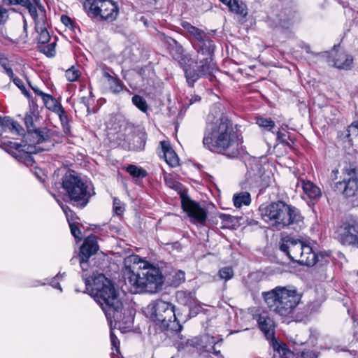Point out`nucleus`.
<instances>
[{
	"label": "nucleus",
	"mask_w": 358,
	"mask_h": 358,
	"mask_svg": "<svg viewBox=\"0 0 358 358\" xmlns=\"http://www.w3.org/2000/svg\"><path fill=\"white\" fill-rule=\"evenodd\" d=\"M122 272L124 285L132 294L155 293L163 285L160 268L136 255L124 258Z\"/></svg>",
	"instance_id": "f257e3e1"
},
{
	"label": "nucleus",
	"mask_w": 358,
	"mask_h": 358,
	"mask_svg": "<svg viewBox=\"0 0 358 358\" xmlns=\"http://www.w3.org/2000/svg\"><path fill=\"white\" fill-rule=\"evenodd\" d=\"M210 120L209 115L203 139V146L212 152L222 153L229 157L237 156L242 142L231 122L226 118H220L215 122H210Z\"/></svg>",
	"instance_id": "f03ea898"
},
{
	"label": "nucleus",
	"mask_w": 358,
	"mask_h": 358,
	"mask_svg": "<svg viewBox=\"0 0 358 358\" xmlns=\"http://www.w3.org/2000/svg\"><path fill=\"white\" fill-rule=\"evenodd\" d=\"M88 290L101 307L108 320L110 322L121 321L123 305L118 291L109 279L103 274H99Z\"/></svg>",
	"instance_id": "7ed1b4c3"
},
{
	"label": "nucleus",
	"mask_w": 358,
	"mask_h": 358,
	"mask_svg": "<svg viewBox=\"0 0 358 358\" xmlns=\"http://www.w3.org/2000/svg\"><path fill=\"white\" fill-rule=\"evenodd\" d=\"M262 216L266 222L278 229L290 227L294 230L301 229L303 224V218L299 210L285 202H274L261 208Z\"/></svg>",
	"instance_id": "20e7f679"
},
{
	"label": "nucleus",
	"mask_w": 358,
	"mask_h": 358,
	"mask_svg": "<svg viewBox=\"0 0 358 358\" xmlns=\"http://www.w3.org/2000/svg\"><path fill=\"white\" fill-rule=\"evenodd\" d=\"M262 296L269 310L282 317L292 314L301 298L294 287L282 286L263 292Z\"/></svg>",
	"instance_id": "39448f33"
},
{
	"label": "nucleus",
	"mask_w": 358,
	"mask_h": 358,
	"mask_svg": "<svg viewBox=\"0 0 358 358\" xmlns=\"http://www.w3.org/2000/svg\"><path fill=\"white\" fill-rule=\"evenodd\" d=\"M62 187L69 199V202L80 208L86 206L90 198L94 194L91 185L74 171H69L63 176Z\"/></svg>",
	"instance_id": "423d86ee"
},
{
	"label": "nucleus",
	"mask_w": 358,
	"mask_h": 358,
	"mask_svg": "<svg viewBox=\"0 0 358 358\" xmlns=\"http://www.w3.org/2000/svg\"><path fill=\"white\" fill-rule=\"evenodd\" d=\"M280 249L290 259L302 265L314 266L317 262V255L312 248L301 240L287 236L281 239Z\"/></svg>",
	"instance_id": "0eeeda50"
},
{
	"label": "nucleus",
	"mask_w": 358,
	"mask_h": 358,
	"mask_svg": "<svg viewBox=\"0 0 358 358\" xmlns=\"http://www.w3.org/2000/svg\"><path fill=\"white\" fill-rule=\"evenodd\" d=\"M150 309L151 319L162 330L180 331L182 327L176 321L173 305L162 300H157L150 305Z\"/></svg>",
	"instance_id": "6e6552de"
},
{
	"label": "nucleus",
	"mask_w": 358,
	"mask_h": 358,
	"mask_svg": "<svg viewBox=\"0 0 358 358\" xmlns=\"http://www.w3.org/2000/svg\"><path fill=\"white\" fill-rule=\"evenodd\" d=\"M245 179L242 182L243 189H264L270 185L272 181V173L268 170L269 164L262 165L259 162L252 160L249 164Z\"/></svg>",
	"instance_id": "1a4fd4ad"
},
{
	"label": "nucleus",
	"mask_w": 358,
	"mask_h": 358,
	"mask_svg": "<svg viewBox=\"0 0 358 358\" xmlns=\"http://www.w3.org/2000/svg\"><path fill=\"white\" fill-rule=\"evenodd\" d=\"M213 52H197L196 58L192 57L194 62L191 66H184L187 82L192 87L194 82L199 78L211 76L215 70V64L213 62L212 55Z\"/></svg>",
	"instance_id": "9d476101"
},
{
	"label": "nucleus",
	"mask_w": 358,
	"mask_h": 358,
	"mask_svg": "<svg viewBox=\"0 0 358 358\" xmlns=\"http://www.w3.org/2000/svg\"><path fill=\"white\" fill-rule=\"evenodd\" d=\"M96 238L95 236H88L80 247L79 255V262L83 271L82 278L85 281L87 289H89L93 280L99 275L93 267H91L89 263V259L98 250Z\"/></svg>",
	"instance_id": "9b49d317"
},
{
	"label": "nucleus",
	"mask_w": 358,
	"mask_h": 358,
	"mask_svg": "<svg viewBox=\"0 0 358 358\" xmlns=\"http://www.w3.org/2000/svg\"><path fill=\"white\" fill-rule=\"evenodd\" d=\"M180 25L185 33L183 34L192 43L193 47L200 55L202 52H213L215 45L208 34L187 21H182Z\"/></svg>",
	"instance_id": "f8f14e48"
},
{
	"label": "nucleus",
	"mask_w": 358,
	"mask_h": 358,
	"mask_svg": "<svg viewBox=\"0 0 358 358\" xmlns=\"http://www.w3.org/2000/svg\"><path fill=\"white\" fill-rule=\"evenodd\" d=\"M258 327L264 334L266 339L270 341V345L273 350L285 358H292L294 353L287 348L286 344L279 343L274 336L275 322L266 314H261L257 317Z\"/></svg>",
	"instance_id": "ddd939ff"
},
{
	"label": "nucleus",
	"mask_w": 358,
	"mask_h": 358,
	"mask_svg": "<svg viewBox=\"0 0 358 358\" xmlns=\"http://www.w3.org/2000/svg\"><path fill=\"white\" fill-rule=\"evenodd\" d=\"M84 7L90 17L108 22L115 20L119 12L117 3L112 0H87Z\"/></svg>",
	"instance_id": "4468645a"
},
{
	"label": "nucleus",
	"mask_w": 358,
	"mask_h": 358,
	"mask_svg": "<svg viewBox=\"0 0 358 358\" xmlns=\"http://www.w3.org/2000/svg\"><path fill=\"white\" fill-rule=\"evenodd\" d=\"M157 38L165 45L171 57L181 66H191L194 62L192 55L184 54L182 46L177 41L162 32L157 34Z\"/></svg>",
	"instance_id": "2eb2a0df"
},
{
	"label": "nucleus",
	"mask_w": 358,
	"mask_h": 358,
	"mask_svg": "<svg viewBox=\"0 0 358 358\" xmlns=\"http://www.w3.org/2000/svg\"><path fill=\"white\" fill-rule=\"evenodd\" d=\"M337 238L343 245L358 248V222L351 220L344 222L337 230Z\"/></svg>",
	"instance_id": "dca6fc26"
},
{
	"label": "nucleus",
	"mask_w": 358,
	"mask_h": 358,
	"mask_svg": "<svg viewBox=\"0 0 358 358\" xmlns=\"http://www.w3.org/2000/svg\"><path fill=\"white\" fill-rule=\"evenodd\" d=\"M181 203L183 210L190 217L192 222L194 224H203L207 219L206 210L201 207L196 201L188 196H181Z\"/></svg>",
	"instance_id": "f3484780"
},
{
	"label": "nucleus",
	"mask_w": 358,
	"mask_h": 358,
	"mask_svg": "<svg viewBox=\"0 0 358 358\" xmlns=\"http://www.w3.org/2000/svg\"><path fill=\"white\" fill-rule=\"evenodd\" d=\"M344 174L348 175V178H345L342 181L336 182L335 188L346 196H350L354 195L357 189V182L354 178L355 173L353 169L346 168L344 169Z\"/></svg>",
	"instance_id": "a211bd4d"
},
{
	"label": "nucleus",
	"mask_w": 358,
	"mask_h": 358,
	"mask_svg": "<svg viewBox=\"0 0 358 358\" xmlns=\"http://www.w3.org/2000/svg\"><path fill=\"white\" fill-rule=\"evenodd\" d=\"M334 66L338 69H349L352 64V57L343 50L335 53L333 59Z\"/></svg>",
	"instance_id": "6ab92c4d"
},
{
	"label": "nucleus",
	"mask_w": 358,
	"mask_h": 358,
	"mask_svg": "<svg viewBox=\"0 0 358 358\" xmlns=\"http://www.w3.org/2000/svg\"><path fill=\"white\" fill-rule=\"evenodd\" d=\"M163 156L166 162L171 167H175L178 165V157L170 145L168 141H162L160 143Z\"/></svg>",
	"instance_id": "aec40b11"
},
{
	"label": "nucleus",
	"mask_w": 358,
	"mask_h": 358,
	"mask_svg": "<svg viewBox=\"0 0 358 358\" xmlns=\"http://www.w3.org/2000/svg\"><path fill=\"white\" fill-rule=\"evenodd\" d=\"M7 130L15 135H21L23 133V129L17 122L9 117H4L0 121V131L4 132Z\"/></svg>",
	"instance_id": "412c9836"
},
{
	"label": "nucleus",
	"mask_w": 358,
	"mask_h": 358,
	"mask_svg": "<svg viewBox=\"0 0 358 358\" xmlns=\"http://www.w3.org/2000/svg\"><path fill=\"white\" fill-rule=\"evenodd\" d=\"M299 182L301 183L303 192L309 199H317L321 196L322 192L320 189L313 182L304 180H300Z\"/></svg>",
	"instance_id": "4be33fe9"
},
{
	"label": "nucleus",
	"mask_w": 358,
	"mask_h": 358,
	"mask_svg": "<svg viewBox=\"0 0 358 358\" xmlns=\"http://www.w3.org/2000/svg\"><path fill=\"white\" fill-rule=\"evenodd\" d=\"M42 99L46 108L55 113L59 115L60 119H62V115L64 114V110L62 105L51 95L48 94L46 95H43V98Z\"/></svg>",
	"instance_id": "5701e85b"
},
{
	"label": "nucleus",
	"mask_w": 358,
	"mask_h": 358,
	"mask_svg": "<svg viewBox=\"0 0 358 358\" xmlns=\"http://www.w3.org/2000/svg\"><path fill=\"white\" fill-rule=\"evenodd\" d=\"M57 202L59 203L62 210L64 211V213L66 215V219L69 224V227H70L71 232L72 235L76 239L80 240L81 239V236H80L81 232H80L79 228L78 227V226L74 222H72L71 220L72 218V216H73V211L70 209V208L69 206L64 205L62 203H60L59 201H57Z\"/></svg>",
	"instance_id": "b1692460"
},
{
	"label": "nucleus",
	"mask_w": 358,
	"mask_h": 358,
	"mask_svg": "<svg viewBox=\"0 0 358 358\" xmlns=\"http://www.w3.org/2000/svg\"><path fill=\"white\" fill-rule=\"evenodd\" d=\"M35 29L38 34V43L41 44L47 43L50 39V35L45 26L44 20H36Z\"/></svg>",
	"instance_id": "393cba45"
},
{
	"label": "nucleus",
	"mask_w": 358,
	"mask_h": 358,
	"mask_svg": "<svg viewBox=\"0 0 358 358\" xmlns=\"http://www.w3.org/2000/svg\"><path fill=\"white\" fill-rule=\"evenodd\" d=\"M234 204L236 208H241L242 206H248L250 203V194L244 192L236 194L233 196Z\"/></svg>",
	"instance_id": "a878e982"
},
{
	"label": "nucleus",
	"mask_w": 358,
	"mask_h": 358,
	"mask_svg": "<svg viewBox=\"0 0 358 358\" xmlns=\"http://www.w3.org/2000/svg\"><path fill=\"white\" fill-rule=\"evenodd\" d=\"M227 6L231 12L238 14L241 16H246L248 14L246 6L239 2L238 0H231Z\"/></svg>",
	"instance_id": "bb28decb"
},
{
	"label": "nucleus",
	"mask_w": 358,
	"mask_h": 358,
	"mask_svg": "<svg viewBox=\"0 0 358 358\" xmlns=\"http://www.w3.org/2000/svg\"><path fill=\"white\" fill-rule=\"evenodd\" d=\"M127 171L134 178H144L147 176L145 170L136 165H129L126 169Z\"/></svg>",
	"instance_id": "cd10ccee"
},
{
	"label": "nucleus",
	"mask_w": 358,
	"mask_h": 358,
	"mask_svg": "<svg viewBox=\"0 0 358 358\" xmlns=\"http://www.w3.org/2000/svg\"><path fill=\"white\" fill-rule=\"evenodd\" d=\"M104 76L108 79V85L110 86V90L113 93H118L122 90V85L119 81L111 76L108 73L106 72Z\"/></svg>",
	"instance_id": "c85d7f7f"
},
{
	"label": "nucleus",
	"mask_w": 358,
	"mask_h": 358,
	"mask_svg": "<svg viewBox=\"0 0 358 358\" xmlns=\"http://www.w3.org/2000/svg\"><path fill=\"white\" fill-rule=\"evenodd\" d=\"M358 136V122L354 121L345 130V138L351 141L353 138Z\"/></svg>",
	"instance_id": "c756f323"
},
{
	"label": "nucleus",
	"mask_w": 358,
	"mask_h": 358,
	"mask_svg": "<svg viewBox=\"0 0 358 358\" xmlns=\"http://www.w3.org/2000/svg\"><path fill=\"white\" fill-rule=\"evenodd\" d=\"M35 117V113L32 110L27 112L24 116V123L29 133L32 132L33 130L36 129L34 122Z\"/></svg>",
	"instance_id": "7c9ffc66"
},
{
	"label": "nucleus",
	"mask_w": 358,
	"mask_h": 358,
	"mask_svg": "<svg viewBox=\"0 0 358 358\" xmlns=\"http://www.w3.org/2000/svg\"><path fill=\"white\" fill-rule=\"evenodd\" d=\"M132 103L136 106L141 111L146 113L148 110V104L146 101L139 95H134L132 97Z\"/></svg>",
	"instance_id": "2f4dec72"
},
{
	"label": "nucleus",
	"mask_w": 358,
	"mask_h": 358,
	"mask_svg": "<svg viewBox=\"0 0 358 358\" xmlns=\"http://www.w3.org/2000/svg\"><path fill=\"white\" fill-rule=\"evenodd\" d=\"M256 123L259 127L266 129L269 131L275 127V122L270 118L257 117L256 118Z\"/></svg>",
	"instance_id": "473e14b6"
},
{
	"label": "nucleus",
	"mask_w": 358,
	"mask_h": 358,
	"mask_svg": "<svg viewBox=\"0 0 358 358\" xmlns=\"http://www.w3.org/2000/svg\"><path fill=\"white\" fill-rule=\"evenodd\" d=\"M203 339L206 342H208L210 345V348L206 349V351L209 352H213L216 356H218L220 351L217 350V345L219 344V343L216 341L215 338L213 336L210 337V336L206 335L204 336Z\"/></svg>",
	"instance_id": "72a5a7b5"
},
{
	"label": "nucleus",
	"mask_w": 358,
	"mask_h": 358,
	"mask_svg": "<svg viewBox=\"0 0 358 358\" xmlns=\"http://www.w3.org/2000/svg\"><path fill=\"white\" fill-rule=\"evenodd\" d=\"M65 76L69 81L74 82L79 78L80 73L79 70H78L75 66H73L68 70H66Z\"/></svg>",
	"instance_id": "f704fd0d"
},
{
	"label": "nucleus",
	"mask_w": 358,
	"mask_h": 358,
	"mask_svg": "<svg viewBox=\"0 0 358 358\" xmlns=\"http://www.w3.org/2000/svg\"><path fill=\"white\" fill-rule=\"evenodd\" d=\"M164 181L166 185L175 190H179L180 189V183L174 180L171 175L164 176Z\"/></svg>",
	"instance_id": "c9c22d12"
},
{
	"label": "nucleus",
	"mask_w": 358,
	"mask_h": 358,
	"mask_svg": "<svg viewBox=\"0 0 358 358\" xmlns=\"http://www.w3.org/2000/svg\"><path fill=\"white\" fill-rule=\"evenodd\" d=\"M0 65L4 69L6 73L10 77H13V71L10 62L6 57H0Z\"/></svg>",
	"instance_id": "e433bc0d"
},
{
	"label": "nucleus",
	"mask_w": 358,
	"mask_h": 358,
	"mask_svg": "<svg viewBox=\"0 0 358 358\" xmlns=\"http://www.w3.org/2000/svg\"><path fill=\"white\" fill-rule=\"evenodd\" d=\"M40 51L46 55L48 57H52L55 54V43H51L49 45L40 48Z\"/></svg>",
	"instance_id": "4c0bfd02"
},
{
	"label": "nucleus",
	"mask_w": 358,
	"mask_h": 358,
	"mask_svg": "<svg viewBox=\"0 0 358 358\" xmlns=\"http://www.w3.org/2000/svg\"><path fill=\"white\" fill-rule=\"evenodd\" d=\"M220 276L226 280L231 279L234 275V271L231 267L227 266L220 270Z\"/></svg>",
	"instance_id": "58836bf2"
},
{
	"label": "nucleus",
	"mask_w": 358,
	"mask_h": 358,
	"mask_svg": "<svg viewBox=\"0 0 358 358\" xmlns=\"http://www.w3.org/2000/svg\"><path fill=\"white\" fill-rule=\"evenodd\" d=\"M13 82L14 83V84L18 87V88L22 91V92L27 96H29V93L27 91L26 88H25V86L22 82V80L21 79H20L19 78L17 77H15L14 75H13V78H10Z\"/></svg>",
	"instance_id": "ea45409f"
},
{
	"label": "nucleus",
	"mask_w": 358,
	"mask_h": 358,
	"mask_svg": "<svg viewBox=\"0 0 358 358\" xmlns=\"http://www.w3.org/2000/svg\"><path fill=\"white\" fill-rule=\"evenodd\" d=\"M64 274H65L64 273L63 274H61L60 273H59L57 275H56V276H55L53 278L51 279V280L49 282L50 285L52 287L58 289H59L60 292H62V288L60 286L59 280H60L63 278V275Z\"/></svg>",
	"instance_id": "a19ab883"
},
{
	"label": "nucleus",
	"mask_w": 358,
	"mask_h": 358,
	"mask_svg": "<svg viewBox=\"0 0 358 358\" xmlns=\"http://www.w3.org/2000/svg\"><path fill=\"white\" fill-rule=\"evenodd\" d=\"M2 3L6 6L21 5L27 6L30 4V0H3Z\"/></svg>",
	"instance_id": "79ce46f5"
},
{
	"label": "nucleus",
	"mask_w": 358,
	"mask_h": 358,
	"mask_svg": "<svg viewBox=\"0 0 358 358\" xmlns=\"http://www.w3.org/2000/svg\"><path fill=\"white\" fill-rule=\"evenodd\" d=\"M30 133L31 134L32 137L35 139L34 143H41L45 139L44 136L42 134V133L36 129L33 130L32 132Z\"/></svg>",
	"instance_id": "37998d69"
},
{
	"label": "nucleus",
	"mask_w": 358,
	"mask_h": 358,
	"mask_svg": "<svg viewBox=\"0 0 358 358\" xmlns=\"http://www.w3.org/2000/svg\"><path fill=\"white\" fill-rule=\"evenodd\" d=\"M113 208L117 215H121L124 212V207L121 204V201L115 198L113 200Z\"/></svg>",
	"instance_id": "c03bdc74"
},
{
	"label": "nucleus",
	"mask_w": 358,
	"mask_h": 358,
	"mask_svg": "<svg viewBox=\"0 0 358 358\" xmlns=\"http://www.w3.org/2000/svg\"><path fill=\"white\" fill-rule=\"evenodd\" d=\"M61 20L65 26L69 27L73 31L75 30L76 26L73 24V22L69 17L66 15H62Z\"/></svg>",
	"instance_id": "a18cd8bd"
},
{
	"label": "nucleus",
	"mask_w": 358,
	"mask_h": 358,
	"mask_svg": "<svg viewBox=\"0 0 358 358\" xmlns=\"http://www.w3.org/2000/svg\"><path fill=\"white\" fill-rule=\"evenodd\" d=\"M220 217L221 218V220L226 222V226L227 227H230V224H232L235 220V218L232 216H231L230 215H227V214H221Z\"/></svg>",
	"instance_id": "49530a36"
},
{
	"label": "nucleus",
	"mask_w": 358,
	"mask_h": 358,
	"mask_svg": "<svg viewBox=\"0 0 358 358\" xmlns=\"http://www.w3.org/2000/svg\"><path fill=\"white\" fill-rule=\"evenodd\" d=\"M24 7H27L29 9V12L31 17L36 20H41L42 19H36L37 17V10L36 8L32 5V3L30 2L29 5L24 6Z\"/></svg>",
	"instance_id": "de8ad7c7"
},
{
	"label": "nucleus",
	"mask_w": 358,
	"mask_h": 358,
	"mask_svg": "<svg viewBox=\"0 0 358 358\" xmlns=\"http://www.w3.org/2000/svg\"><path fill=\"white\" fill-rule=\"evenodd\" d=\"M8 18V10L0 6V24L4 23Z\"/></svg>",
	"instance_id": "09e8293b"
},
{
	"label": "nucleus",
	"mask_w": 358,
	"mask_h": 358,
	"mask_svg": "<svg viewBox=\"0 0 358 358\" xmlns=\"http://www.w3.org/2000/svg\"><path fill=\"white\" fill-rule=\"evenodd\" d=\"M174 278H176V281H175V283L176 285H179L180 284L181 282H184L185 281V274L183 271H178Z\"/></svg>",
	"instance_id": "8fccbe9b"
},
{
	"label": "nucleus",
	"mask_w": 358,
	"mask_h": 358,
	"mask_svg": "<svg viewBox=\"0 0 358 358\" xmlns=\"http://www.w3.org/2000/svg\"><path fill=\"white\" fill-rule=\"evenodd\" d=\"M187 99L188 100V104L192 105L195 102H198L201 100V97L198 95H191V97H187Z\"/></svg>",
	"instance_id": "3c124183"
},
{
	"label": "nucleus",
	"mask_w": 358,
	"mask_h": 358,
	"mask_svg": "<svg viewBox=\"0 0 358 358\" xmlns=\"http://www.w3.org/2000/svg\"><path fill=\"white\" fill-rule=\"evenodd\" d=\"M301 358H317L316 355L311 351L303 352Z\"/></svg>",
	"instance_id": "603ef678"
},
{
	"label": "nucleus",
	"mask_w": 358,
	"mask_h": 358,
	"mask_svg": "<svg viewBox=\"0 0 358 358\" xmlns=\"http://www.w3.org/2000/svg\"><path fill=\"white\" fill-rule=\"evenodd\" d=\"M110 341L113 347L115 348L116 352H118V348L117 346V338L112 332L110 333Z\"/></svg>",
	"instance_id": "864d4df0"
},
{
	"label": "nucleus",
	"mask_w": 358,
	"mask_h": 358,
	"mask_svg": "<svg viewBox=\"0 0 358 358\" xmlns=\"http://www.w3.org/2000/svg\"><path fill=\"white\" fill-rule=\"evenodd\" d=\"M277 139L279 141V142L284 143L286 141V135L285 134H282L280 131H278L276 133Z\"/></svg>",
	"instance_id": "5fc2aeb1"
},
{
	"label": "nucleus",
	"mask_w": 358,
	"mask_h": 358,
	"mask_svg": "<svg viewBox=\"0 0 358 358\" xmlns=\"http://www.w3.org/2000/svg\"><path fill=\"white\" fill-rule=\"evenodd\" d=\"M32 90L34 91L35 93H36L38 95L41 96L42 99L43 98V95H46L47 94L43 92L41 90H39L38 87H34L31 86Z\"/></svg>",
	"instance_id": "6e6d98bb"
},
{
	"label": "nucleus",
	"mask_w": 358,
	"mask_h": 358,
	"mask_svg": "<svg viewBox=\"0 0 358 358\" xmlns=\"http://www.w3.org/2000/svg\"><path fill=\"white\" fill-rule=\"evenodd\" d=\"M8 145L10 146V148H14L15 150L19 149V148L20 147V145L15 142L9 141Z\"/></svg>",
	"instance_id": "4d7b16f0"
},
{
	"label": "nucleus",
	"mask_w": 358,
	"mask_h": 358,
	"mask_svg": "<svg viewBox=\"0 0 358 358\" xmlns=\"http://www.w3.org/2000/svg\"><path fill=\"white\" fill-rule=\"evenodd\" d=\"M338 174V169L333 170L332 172H331V178H332V180L337 179V175Z\"/></svg>",
	"instance_id": "13d9d810"
},
{
	"label": "nucleus",
	"mask_w": 358,
	"mask_h": 358,
	"mask_svg": "<svg viewBox=\"0 0 358 358\" xmlns=\"http://www.w3.org/2000/svg\"><path fill=\"white\" fill-rule=\"evenodd\" d=\"M46 285V282H41L40 281H36L31 286L37 287V286H41V285Z\"/></svg>",
	"instance_id": "bf43d9fd"
},
{
	"label": "nucleus",
	"mask_w": 358,
	"mask_h": 358,
	"mask_svg": "<svg viewBox=\"0 0 358 358\" xmlns=\"http://www.w3.org/2000/svg\"><path fill=\"white\" fill-rule=\"evenodd\" d=\"M220 1L227 6L231 0H220Z\"/></svg>",
	"instance_id": "052dcab7"
},
{
	"label": "nucleus",
	"mask_w": 358,
	"mask_h": 358,
	"mask_svg": "<svg viewBox=\"0 0 358 358\" xmlns=\"http://www.w3.org/2000/svg\"><path fill=\"white\" fill-rule=\"evenodd\" d=\"M34 2L36 3V4H39L40 3V0H33Z\"/></svg>",
	"instance_id": "680f3d73"
},
{
	"label": "nucleus",
	"mask_w": 358,
	"mask_h": 358,
	"mask_svg": "<svg viewBox=\"0 0 358 358\" xmlns=\"http://www.w3.org/2000/svg\"><path fill=\"white\" fill-rule=\"evenodd\" d=\"M132 321H133V319L131 317H129V324H131L132 323Z\"/></svg>",
	"instance_id": "e2e57ef3"
},
{
	"label": "nucleus",
	"mask_w": 358,
	"mask_h": 358,
	"mask_svg": "<svg viewBox=\"0 0 358 358\" xmlns=\"http://www.w3.org/2000/svg\"><path fill=\"white\" fill-rule=\"evenodd\" d=\"M280 356L281 358H285V357H282L281 355H280ZM292 358H294V357Z\"/></svg>",
	"instance_id": "0e129e2a"
},
{
	"label": "nucleus",
	"mask_w": 358,
	"mask_h": 358,
	"mask_svg": "<svg viewBox=\"0 0 358 358\" xmlns=\"http://www.w3.org/2000/svg\"><path fill=\"white\" fill-rule=\"evenodd\" d=\"M357 275H358V271H357Z\"/></svg>",
	"instance_id": "69168bd1"
},
{
	"label": "nucleus",
	"mask_w": 358,
	"mask_h": 358,
	"mask_svg": "<svg viewBox=\"0 0 358 358\" xmlns=\"http://www.w3.org/2000/svg\"><path fill=\"white\" fill-rule=\"evenodd\" d=\"M111 358H113V357H111Z\"/></svg>",
	"instance_id": "338daca9"
}]
</instances>
